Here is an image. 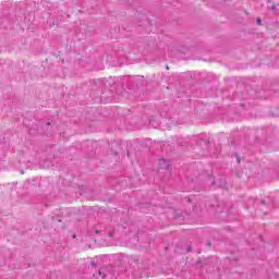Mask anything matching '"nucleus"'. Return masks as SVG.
<instances>
[{"instance_id": "1", "label": "nucleus", "mask_w": 279, "mask_h": 279, "mask_svg": "<svg viewBox=\"0 0 279 279\" xmlns=\"http://www.w3.org/2000/svg\"><path fill=\"white\" fill-rule=\"evenodd\" d=\"M159 167H160V169H171V165L167 163V160H165V159L159 160Z\"/></svg>"}, {"instance_id": "2", "label": "nucleus", "mask_w": 279, "mask_h": 279, "mask_svg": "<svg viewBox=\"0 0 279 279\" xmlns=\"http://www.w3.org/2000/svg\"><path fill=\"white\" fill-rule=\"evenodd\" d=\"M76 193H78L80 195H84V193H86V186H78Z\"/></svg>"}, {"instance_id": "3", "label": "nucleus", "mask_w": 279, "mask_h": 279, "mask_svg": "<svg viewBox=\"0 0 279 279\" xmlns=\"http://www.w3.org/2000/svg\"><path fill=\"white\" fill-rule=\"evenodd\" d=\"M107 233L108 236H110V239H112V236H114V230L112 227L107 228Z\"/></svg>"}, {"instance_id": "4", "label": "nucleus", "mask_w": 279, "mask_h": 279, "mask_svg": "<svg viewBox=\"0 0 279 279\" xmlns=\"http://www.w3.org/2000/svg\"><path fill=\"white\" fill-rule=\"evenodd\" d=\"M98 276H100L102 279L106 278V268H102L98 271Z\"/></svg>"}, {"instance_id": "5", "label": "nucleus", "mask_w": 279, "mask_h": 279, "mask_svg": "<svg viewBox=\"0 0 279 279\" xmlns=\"http://www.w3.org/2000/svg\"><path fill=\"white\" fill-rule=\"evenodd\" d=\"M90 265H92L93 269H95V267H97V264H95V262H92Z\"/></svg>"}, {"instance_id": "6", "label": "nucleus", "mask_w": 279, "mask_h": 279, "mask_svg": "<svg viewBox=\"0 0 279 279\" xmlns=\"http://www.w3.org/2000/svg\"><path fill=\"white\" fill-rule=\"evenodd\" d=\"M260 23H262V20L257 19V25H260Z\"/></svg>"}, {"instance_id": "7", "label": "nucleus", "mask_w": 279, "mask_h": 279, "mask_svg": "<svg viewBox=\"0 0 279 279\" xmlns=\"http://www.w3.org/2000/svg\"><path fill=\"white\" fill-rule=\"evenodd\" d=\"M187 252H191V246H187Z\"/></svg>"}, {"instance_id": "8", "label": "nucleus", "mask_w": 279, "mask_h": 279, "mask_svg": "<svg viewBox=\"0 0 279 279\" xmlns=\"http://www.w3.org/2000/svg\"><path fill=\"white\" fill-rule=\"evenodd\" d=\"M238 162H241V159L238 157Z\"/></svg>"}]
</instances>
